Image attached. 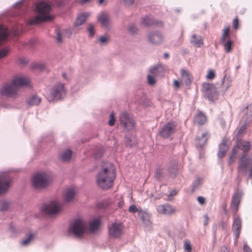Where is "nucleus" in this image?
<instances>
[{"label": "nucleus", "mask_w": 252, "mask_h": 252, "mask_svg": "<svg viewBox=\"0 0 252 252\" xmlns=\"http://www.w3.org/2000/svg\"><path fill=\"white\" fill-rule=\"evenodd\" d=\"M210 134L208 131H203L200 136H198L196 138V144L200 147H202L206 144Z\"/></svg>", "instance_id": "18"}, {"label": "nucleus", "mask_w": 252, "mask_h": 252, "mask_svg": "<svg viewBox=\"0 0 252 252\" xmlns=\"http://www.w3.org/2000/svg\"><path fill=\"white\" fill-rule=\"evenodd\" d=\"M177 192L176 190L172 191L170 195H175L177 194Z\"/></svg>", "instance_id": "63"}, {"label": "nucleus", "mask_w": 252, "mask_h": 252, "mask_svg": "<svg viewBox=\"0 0 252 252\" xmlns=\"http://www.w3.org/2000/svg\"><path fill=\"white\" fill-rule=\"evenodd\" d=\"M203 89L205 90L206 93L209 95V92H215V89L214 86L212 84L205 83L203 85Z\"/></svg>", "instance_id": "34"}, {"label": "nucleus", "mask_w": 252, "mask_h": 252, "mask_svg": "<svg viewBox=\"0 0 252 252\" xmlns=\"http://www.w3.org/2000/svg\"><path fill=\"white\" fill-rule=\"evenodd\" d=\"M237 148L242 150L244 152L249 151L251 148V145L250 142L240 139L237 141L236 146L234 148L232 151L231 155L229 160V163L231 164L235 159L236 156L237 154Z\"/></svg>", "instance_id": "7"}, {"label": "nucleus", "mask_w": 252, "mask_h": 252, "mask_svg": "<svg viewBox=\"0 0 252 252\" xmlns=\"http://www.w3.org/2000/svg\"><path fill=\"white\" fill-rule=\"evenodd\" d=\"M51 6L46 2L42 1L36 5V11L38 13V15L36 16L28 22L30 25L38 24L41 22L52 21L54 17L50 15Z\"/></svg>", "instance_id": "2"}, {"label": "nucleus", "mask_w": 252, "mask_h": 252, "mask_svg": "<svg viewBox=\"0 0 252 252\" xmlns=\"http://www.w3.org/2000/svg\"><path fill=\"white\" fill-rule=\"evenodd\" d=\"M56 39L57 42L59 43L62 42L61 34L59 31H57Z\"/></svg>", "instance_id": "52"}, {"label": "nucleus", "mask_w": 252, "mask_h": 252, "mask_svg": "<svg viewBox=\"0 0 252 252\" xmlns=\"http://www.w3.org/2000/svg\"><path fill=\"white\" fill-rule=\"evenodd\" d=\"M75 194V192L74 189H70L66 190L65 195V200L67 202H69L72 200Z\"/></svg>", "instance_id": "30"}, {"label": "nucleus", "mask_w": 252, "mask_h": 252, "mask_svg": "<svg viewBox=\"0 0 252 252\" xmlns=\"http://www.w3.org/2000/svg\"><path fill=\"white\" fill-rule=\"evenodd\" d=\"M89 16V14L88 13H82L79 15L74 22V26L75 27L81 26L85 22Z\"/></svg>", "instance_id": "22"}, {"label": "nucleus", "mask_w": 252, "mask_h": 252, "mask_svg": "<svg viewBox=\"0 0 252 252\" xmlns=\"http://www.w3.org/2000/svg\"><path fill=\"white\" fill-rule=\"evenodd\" d=\"M163 173V172L161 169L158 168L157 169L156 171V177L157 179H160L162 176Z\"/></svg>", "instance_id": "46"}, {"label": "nucleus", "mask_w": 252, "mask_h": 252, "mask_svg": "<svg viewBox=\"0 0 252 252\" xmlns=\"http://www.w3.org/2000/svg\"><path fill=\"white\" fill-rule=\"evenodd\" d=\"M49 183V176L45 173L36 174L32 179V185L37 189L45 188L48 186Z\"/></svg>", "instance_id": "6"}, {"label": "nucleus", "mask_w": 252, "mask_h": 252, "mask_svg": "<svg viewBox=\"0 0 252 252\" xmlns=\"http://www.w3.org/2000/svg\"><path fill=\"white\" fill-rule=\"evenodd\" d=\"M233 27L235 29L238 28V18L236 17L233 21Z\"/></svg>", "instance_id": "50"}, {"label": "nucleus", "mask_w": 252, "mask_h": 252, "mask_svg": "<svg viewBox=\"0 0 252 252\" xmlns=\"http://www.w3.org/2000/svg\"><path fill=\"white\" fill-rule=\"evenodd\" d=\"M19 62L21 64H26L28 63V61L24 58H21L19 59Z\"/></svg>", "instance_id": "53"}, {"label": "nucleus", "mask_w": 252, "mask_h": 252, "mask_svg": "<svg viewBox=\"0 0 252 252\" xmlns=\"http://www.w3.org/2000/svg\"><path fill=\"white\" fill-rule=\"evenodd\" d=\"M181 74L182 79L184 81L186 84H189L191 82L190 78V75L189 71L182 69L181 70Z\"/></svg>", "instance_id": "28"}, {"label": "nucleus", "mask_w": 252, "mask_h": 252, "mask_svg": "<svg viewBox=\"0 0 252 252\" xmlns=\"http://www.w3.org/2000/svg\"><path fill=\"white\" fill-rule=\"evenodd\" d=\"M70 231L76 236H82L87 230V225L81 219L75 220L70 225Z\"/></svg>", "instance_id": "5"}, {"label": "nucleus", "mask_w": 252, "mask_h": 252, "mask_svg": "<svg viewBox=\"0 0 252 252\" xmlns=\"http://www.w3.org/2000/svg\"><path fill=\"white\" fill-rule=\"evenodd\" d=\"M246 124H244L241 125L239 127H238L236 130L235 131L236 132V136L237 138L241 137L243 134H244V132H245V130L246 129Z\"/></svg>", "instance_id": "32"}, {"label": "nucleus", "mask_w": 252, "mask_h": 252, "mask_svg": "<svg viewBox=\"0 0 252 252\" xmlns=\"http://www.w3.org/2000/svg\"><path fill=\"white\" fill-rule=\"evenodd\" d=\"M184 249L188 252H190L191 251V247L189 241H185L184 245Z\"/></svg>", "instance_id": "41"}, {"label": "nucleus", "mask_w": 252, "mask_h": 252, "mask_svg": "<svg viewBox=\"0 0 252 252\" xmlns=\"http://www.w3.org/2000/svg\"><path fill=\"white\" fill-rule=\"evenodd\" d=\"M11 81L12 84L19 89L20 87H29L31 84V80L29 77L21 74L14 76Z\"/></svg>", "instance_id": "11"}, {"label": "nucleus", "mask_w": 252, "mask_h": 252, "mask_svg": "<svg viewBox=\"0 0 252 252\" xmlns=\"http://www.w3.org/2000/svg\"><path fill=\"white\" fill-rule=\"evenodd\" d=\"M227 150V147L224 144H221L220 146V150L218 153L219 156L220 157H223L226 153Z\"/></svg>", "instance_id": "37"}, {"label": "nucleus", "mask_w": 252, "mask_h": 252, "mask_svg": "<svg viewBox=\"0 0 252 252\" xmlns=\"http://www.w3.org/2000/svg\"><path fill=\"white\" fill-rule=\"evenodd\" d=\"M128 211L130 213H134L138 212V209L135 205H131L129 207Z\"/></svg>", "instance_id": "48"}, {"label": "nucleus", "mask_w": 252, "mask_h": 252, "mask_svg": "<svg viewBox=\"0 0 252 252\" xmlns=\"http://www.w3.org/2000/svg\"><path fill=\"white\" fill-rule=\"evenodd\" d=\"M63 78L65 80H68V77H67V75L65 73H63Z\"/></svg>", "instance_id": "62"}, {"label": "nucleus", "mask_w": 252, "mask_h": 252, "mask_svg": "<svg viewBox=\"0 0 252 252\" xmlns=\"http://www.w3.org/2000/svg\"><path fill=\"white\" fill-rule=\"evenodd\" d=\"M119 121L120 124L127 129H131L134 127L133 120L126 113L124 112L121 114L119 118Z\"/></svg>", "instance_id": "12"}, {"label": "nucleus", "mask_w": 252, "mask_h": 252, "mask_svg": "<svg viewBox=\"0 0 252 252\" xmlns=\"http://www.w3.org/2000/svg\"><path fill=\"white\" fill-rule=\"evenodd\" d=\"M215 76V71L213 70H209L207 72L206 78L208 79H213Z\"/></svg>", "instance_id": "42"}, {"label": "nucleus", "mask_w": 252, "mask_h": 252, "mask_svg": "<svg viewBox=\"0 0 252 252\" xmlns=\"http://www.w3.org/2000/svg\"><path fill=\"white\" fill-rule=\"evenodd\" d=\"M9 52V48L8 47L1 48V58L5 57Z\"/></svg>", "instance_id": "43"}, {"label": "nucleus", "mask_w": 252, "mask_h": 252, "mask_svg": "<svg viewBox=\"0 0 252 252\" xmlns=\"http://www.w3.org/2000/svg\"><path fill=\"white\" fill-rule=\"evenodd\" d=\"M220 252H230L226 247H222L220 249Z\"/></svg>", "instance_id": "59"}, {"label": "nucleus", "mask_w": 252, "mask_h": 252, "mask_svg": "<svg viewBox=\"0 0 252 252\" xmlns=\"http://www.w3.org/2000/svg\"><path fill=\"white\" fill-rule=\"evenodd\" d=\"M134 1V0H124L125 4L128 6L132 5Z\"/></svg>", "instance_id": "55"}, {"label": "nucleus", "mask_w": 252, "mask_h": 252, "mask_svg": "<svg viewBox=\"0 0 252 252\" xmlns=\"http://www.w3.org/2000/svg\"><path fill=\"white\" fill-rule=\"evenodd\" d=\"M156 76L151 74H149L147 76L148 78V84L153 85L156 83V80H155Z\"/></svg>", "instance_id": "40"}, {"label": "nucleus", "mask_w": 252, "mask_h": 252, "mask_svg": "<svg viewBox=\"0 0 252 252\" xmlns=\"http://www.w3.org/2000/svg\"><path fill=\"white\" fill-rule=\"evenodd\" d=\"M97 20L101 24L103 28H108L110 24V18L109 15L105 12H102L97 17Z\"/></svg>", "instance_id": "16"}, {"label": "nucleus", "mask_w": 252, "mask_h": 252, "mask_svg": "<svg viewBox=\"0 0 252 252\" xmlns=\"http://www.w3.org/2000/svg\"><path fill=\"white\" fill-rule=\"evenodd\" d=\"M12 179L9 176L1 175V195L6 193L11 185Z\"/></svg>", "instance_id": "14"}, {"label": "nucleus", "mask_w": 252, "mask_h": 252, "mask_svg": "<svg viewBox=\"0 0 252 252\" xmlns=\"http://www.w3.org/2000/svg\"><path fill=\"white\" fill-rule=\"evenodd\" d=\"M149 41L155 44L160 43L163 41L162 36L159 33H153L148 35Z\"/></svg>", "instance_id": "20"}, {"label": "nucleus", "mask_w": 252, "mask_h": 252, "mask_svg": "<svg viewBox=\"0 0 252 252\" xmlns=\"http://www.w3.org/2000/svg\"><path fill=\"white\" fill-rule=\"evenodd\" d=\"M128 31L131 33H134L136 32L137 29L134 25H132L128 27Z\"/></svg>", "instance_id": "51"}, {"label": "nucleus", "mask_w": 252, "mask_h": 252, "mask_svg": "<svg viewBox=\"0 0 252 252\" xmlns=\"http://www.w3.org/2000/svg\"><path fill=\"white\" fill-rule=\"evenodd\" d=\"M19 89L12 84V82L4 85L1 89V94L9 97H16L18 95Z\"/></svg>", "instance_id": "9"}, {"label": "nucleus", "mask_w": 252, "mask_h": 252, "mask_svg": "<svg viewBox=\"0 0 252 252\" xmlns=\"http://www.w3.org/2000/svg\"><path fill=\"white\" fill-rule=\"evenodd\" d=\"M115 173L113 166L109 164L100 170L96 176L97 186L102 189H107L113 186Z\"/></svg>", "instance_id": "1"}, {"label": "nucleus", "mask_w": 252, "mask_h": 252, "mask_svg": "<svg viewBox=\"0 0 252 252\" xmlns=\"http://www.w3.org/2000/svg\"><path fill=\"white\" fill-rule=\"evenodd\" d=\"M163 72V68L161 65L154 66L151 68L149 71L151 74L157 76L161 75Z\"/></svg>", "instance_id": "25"}, {"label": "nucleus", "mask_w": 252, "mask_h": 252, "mask_svg": "<svg viewBox=\"0 0 252 252\" xmlns=\"http://www.w3.org/2000/svg\"><path fill=\"white\" fill-rule=\"evenodd\" d=\"M142 24L145 26H151L152 25H159L162 26L163 24L161 22L155 21L152 19L148 17L144 18L142 21Z\"/></svg>", "instance_id": "24"}, {"label": "nucleus", "mask_w": 252, "mask_h": 252, "mask_svg": "<svg viewBox=\"0 0 252 252\" xmlns=\"http://www.w3.org/2000/svg\"><path fill=\"white\" fill-rule=\"evenodd\" d=\"M110 40V38L108 35L102 36L99 38V41L101 43H106Z\"/></svg>", "instance_id": "44"}, {"label": "nucleus", "mask_w": 252, "mask_h": 252, "mask_svg": "<svg viewBox=\"0 0 252 252\" xmlns=\"http://www.w3.org/2000/svg\"><path fill=\"white\" fill-rule=\"evenodd\" d=\"M243 249L244 252H252V250L247 244L244 245Z\"/></svg>", "instance_id": "54"}, {"label": "nucleus", "mask_w": 252, "mask_h": 252, "mask_svg": "<svg viewBox=\"0 0 252 252\" xmlns=\"http://www.w3.org/2000/svg\"><path fill=\"white\" fill-rule=\"evenodd\" d=\"M104 0H98L99 4H102L104 3Z\"/></svg>", "instance_id": "64"}, {"label": "nucleus", "mask_w": 252, "mask_h": 252, "mask_svg": "<svg viewBox=\"0 0 252 252\" xmlns=\"http://www.w3.org/2000/svg\"><path fill=\"white\" fill-rule=\"evenodd\" d=\"M92 0H81L80 3L82 4H86L91 1Z\"/></svg>", "instance_id": "61"}, {"label": "nucleus", "mask_w": 252, "mask_h": 252, "mask_svg": "<svg viewBox=\"0 0 252 252\" xmlns=\"http://www.w3.org/2000/svg\"><path fill=\"white\" fill-rule=\"evenodd\" d=\"M9 206V203L6 200L1 201V211H5L8 209Z\"/></svg>", "instance_id": "39"}, {"label": "nucleus", "mask_w": 252, "mask_h": 252, "mask_svg": "<svg viewBox=\"0 0 252 252\" xmlns=\"http://www.w3.org/2000/svg\"><path fill=\"white\" fill-rule=\"evenodd\" d=\"M233 228L234 229V233L235 237L236 239H237L239 237L241 232V220L240 219L239 216H236V214L234 216V221L233 223Z\"/></svg>", "instance_id": "17"}, {"label": "nucleus", "mask_w": 252, "mask_h": 252, "mask_svg": "<svg viewBox=\"0 0 252 252\" xmlns=\"http://www.w3.org/2000/svg\"><path fill=\"white\" fill-rule=\"evenodd\" d=\"M177 124L174 121H170L165 124L159 131L160 135L167 138L175 132Z\"/></svg>", "instance_id": "10"}, {"label": "nucleus", "mask_w": 252, "mask_h": 252, "mask_svg": "<svg viewBox=\"0 0 252 252\" xmlns=\"http://www.w3.org/2000/svg\"><path fill=\"white\" fill-rule=\"evenodd\" d=\"M125 227L122 222L114 221L108 225V234L111 239H119L122 238L124 233Z\"/></svg>", "instance_id": "3"}, {"label": "nucleus", "mask_w": 252, "mask_h": 252, "mask_svg": "<svg viewBox=\"0 0 252 252\" xmlns=\"http://www.w3.org/2000/svg\"><path fill=\"white\" fill-rule=\"evenodd\" d=\"M206 122V117L202 112L197 113L194 118V122L200 125H204Z\"/></svg>", "instance_id": "21"}, {"label": "nucleus", "mask_w": 252, "mask_h": 252, "mask_svg": "<svg viewBox=\"0 0 252 252\" xmlns=\"http://www.w3.org/2000/svg\"><path fill=\"white\" fill-rule=\"evenodd\" d=\"M197 200L199 203L201 205H204L205 204V198L202 196H198L197 198Z\"/></svg>", "instance_id": "49"}, {"label": "nucleus", "mask_w": 252, "mask_h": 252, "mask_svg": "<svg viewBox=\"0 0 252 252\" xmlns=\"http://www.w3.org/2000/svg\"><path fill=\"white\" fill-rule=\"evenodd\" d=\"M72 152L70 150H66L61 155V158L63 161H68L71 157Z\"/></svg>", "instance_id": "35"}, {"label": "nucleus", "mask_w": 252, "mask_h": 252, "mask_svg": "<svg viewBox=\"0 0 252 252\" xmlns=\"http://www.w3.org/2000/svg\"><path fill=\"white\" fill-rule=\"evenodd\" d=\"M243 113L246 115V121L248 123L252 122V104L247 106L243 110Z\"/></svg>", "instance_id": "23"}, {"label": "nucleus", "mask_w": 252, "mask_h": 252, "mask_svg": "<svg viewBox=\"0 0 252 252\" xmlns=\"http://www.w3.org/2000/svg\"><path fill=\"white\" fill-rule=\"evenodd\" d=\"M191 42L197 46H200L203 44V41L200 37H196L195 35L192 36Z\"/></svg>", "instance_id": "33"}, {"label": "nucleus", "mask_w": 252, "mask_h": 252, "mask_svg": "<svg viewBox=\"0 0 252 252\" xmlns=\"http://www.w3.org/2000/svg\"><path fill=\"white\" fill-rule=\"evenodd\" d=\"M157 209L158 213L165 215H171L176 212L175 208L168 204L158 205Z\"/></svg>", "instance_id": "13"}, {"label": "nucleus", "mask_w": 252, "mask_h": 252, "mask_svg": "<svg viewBox=\"0 0 252 252\" xmlns=\"http://www.w3.org/2000/svg\"><path fill=\"white\" fill-rule=\"evenodd\" d=\"M9 35V31L1 25V43L8 39Z\"/></svg>", "instance_id": "26"}, {"label": "nucleus", "mask_w": 252, "mask_h": 252, "mask_svg": "<svg viewBox=\"0 0 252 252\" xmlns=\"http://www.w3.org/2000/svg\"><path fill=\"white\" fill-rule=\"evenodd\" d=\"M242 195V192L237 190L233 194L232 197L231 208L233 211H234L235 214L238 210V206L240 202V199Z\"/></svg>", "instance_id": "15"}, {"label": "nucleus", "mask_w": 252, "mask_h": 252, "mask_svg": "<svg viewBox=\"0 0 252 252\" xmlns=\"http://www.w3.org/2000/svg\"><path fill=\"white\" fill-rule=\"evenodd\" d=\"M100 227V220L95 218L90 221L89 223V230L90 233H94L97 231Z\"/></svg>", "instance_id": "19"}, {"label": "nucleus", "mask_w": 252, "mask_h": 252, "mask_svg": "<svg viewBox=\"0 0 252 252\" xmlns=\"http://www.w3.org/2000/svg\"><path fill=\"white\" fill-rule=\"evenodd\" d=\"M177 170L178 166L176 163L170 166L168 168L169 173L170 176H172L174 175L177 173Z\"/></svg>", "instance_id": "38"}, {"label": "nucleus", "mask_w": 252, "mask_h": 252, "mask_svg": "<svg viewBox=\"0 0 252 252\" xmlns=\"http://www.w3.org/2000/svg\"><path fill=\"white\" fill-rule=\"evenodd\" d=\"M66 94V90L63 84L58 83L52 88L47 98L50 101L58 100L63 98Z\"/></svg>", "instance_id": "4"}, {"label": "nucleus", "mask_w": 252, "mask_h": 252, "mask_svg": "<svg viewBox=\"0 0 252 252\" xmlns=\"http://www.w3.org/2000/svg\"><path fill=\"white\" fill-rule=\"evenodd\" d=\"M115 117H114V114L113 112H112L110 114V120L109 121V125L110 126H113L115 124Z\"/></svg>", "instance_id": "45"}, {"label": "nucleus", "mask_w": 252, "mask_h": 252, "mask_svg": "<svg viewBox=\"0 0 252 252\" xmlns=\"http://www.w3.org/2000/svg\"><path fill=\"white\" fill-rule=\"evenodd\" d=\"M33 237H34V235L33 234H32V233L29 234L28 235L27 237L26 238H25V239H24L22 241L21 244L23 246H25L28 245L32 242Z\"/></svg>", "instance_id": "36"}, {"label": "nucleus", "mask_w": 252, "mask_h": 252, "mask_svg": "<svg viewBox=\"0 0 252 252\" xmlns=\"http://www.w3.org/2000/svg\"><path fill=\"white\" fill-rule=\"evenodd\" d=\"M41 99L36 95H33L30 97L28 101V104L29 105H36L40 103Z\"/></svg>", "instance_id": "27"}, {"label": "nucleus", "mask_w": 252, "mask_h": 252, "mask_svg": "<svg viewBox=\"0 0 252 252\" xmlns=\"http://www.w3.org/2000/svg\"><path fill=\"white\" fill-rule=\"evenodd\" d=\"M204 217L205 219L204 221V225L206 226L209 222V217L207 215H205Z\"/></svg>", "instance_id": "56"}, {"label": "nucleus", "mask_w": 252, "mask_h": 252, "mask_svg": "<svg viewBox=\"0 0 252 252\" xmlns=\"http://www.w3.org/2000/svg\"><path fill=\"white\" fill-rule=\"evenodd\" d=\"M174 86L176 88H179L180 87V83L178 81L175 80L174 81Z\"/></svg>", "instance_id": "57"}, {"label": "nucleus", "mask_w": 252, "mask_h": 252, "mask_svg": "<svg viewBox=\"0 0 252 252\" xmlns=\"http://www.w3.org/2000/svg\"><path fill=\"white\" fill-rule=\"evenodd\" d=\"M124 204V201L121 200L118 202V206H119V208H122Z\"/></svg>", "instance_id": "60"}, {"label": "nucleus", "mask_w": 252, "mask_h": 252, "mask_svg": "<svg viewBox=\"0 0 252 252\" xmlns=\"http://www.w3.org/2000/svg\"><path fill=\"white\" fill-rule=\"evenodd\" d=\"M222 43L226 53H228L232 51L234 45L233 41L231 40L230 39H228L224 42Z\"/></svg>", "instance_id": "29"}, {"label": "nucleus", "mask_w": 252, "mask_h": 252, "mask_svg": "<svg viewBox=\"0 0 252 252\" xmlns=\"http://www.w3.org/2000/svg\"><path fill=\"white\" fill-rule=\"evenodd\" d=\"M94 25L92 24L89 25L88 27V32L89 33V35L91 37H92L94 35Z\"/></svg>", "instance_id": "47"}, {"label": "nucleus", "mask_w": 252, "mask_h": 252, "mask_svg": "<svg viewBox=\"0 0 252 252\" xmlns=\"http://www.w3.org/2000/svg\"><path fill=\"white\" fill-rule=\"evenodd\" d=\"M35 67L38 68L41 70H43L44 68V66L43 64H36L35 65Z\"/></svg>", "instance_id": "58"}, {"label": "nucleus", "mask_w": 252, "mask_h": 252, "mask_svg": "<svg viewBox=\"0 0 252 252\" xmlns=\"http://www.w3.org/2000/svg\"><path fill=\"white\" fill-rule=\"evenodd\" d=\"M230 28L229 26L225 27L222 31V34L221 37L222 42H224L228 39H229Z\"/></svg>", "instance_id": "31"}, {"label": "nucleus", "mask_w": 252, "mask_h": 252, "mask_svg": "<svg viewBox=\"0 0 252 252\" xmlns=\"http://www.w3.org/2000/svg\"><path fill=\"white\" fill-rule=\"evenodd\" d=\"M62 205L59 202L55 201L49 204L44 205L42 211L50 216H54L58 214L61 210Z\"/></svg>", "instance_id": "8"}]
</instances>
